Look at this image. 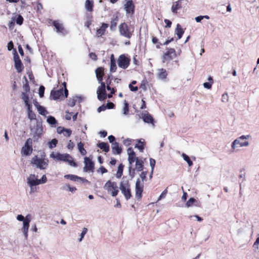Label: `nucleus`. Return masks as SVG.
<instances>
[{"label":"nucleus","mask_w":259,"mask_h":259,"mask_svg":"<svg viewBox=\"0 0 259 259\" xmlns=\"http://www.w3.org/2000/svg\"><path fill=\"white\" fill-rule=\"evenodd\" d=\"M15 18H13L11 21H10L9 24L8 26L10 28H12L14 26L15 24Z\"/></svg>","instance_id":"nucleus-59"},{"label":"nucleus","mask_w":259,"mask_h":259,"mask_svg":"<svg viewBox=\"0 0 259 259\" xmlns=\"http://www.w3.org/2000/svg\"><path fill=\"white\" fill-rule=\"evenodd\" d=\"M104 189L106 190L108 193L111 194L113 197L117 195L119 190L117 184L115 182L110 180L108 181L104 186Z\"/></svg>","instance_id":"nucleus-8"},{"label":"nucleus","mask_w":259,"mask_h":259,"mask_svg":"<svg viewBox=\"0 0 259 259\" xmlns=\"http://www.w3.org/2000/svg\"><path fill=\"white\" fill-rule=\"evenodd\" d=\"M39 185L45 184L47 181V178L45 175H43L41 179H38Z\"/></svg>","instance_id":"nucleus-51"},{"label":"nucleus","mask_w":259,"mask_h":259,"mask_svg":"<svg viewBox=\"0 0 259 259\" xmlns=\"http://www.w3.org/2000/svg\"><path fill=\"white\" fill-rule=\"evenodd\" d=\"M259 245V236L257 238L256 241L253 244V247H255L256 249L258 248Z\"/></svg>","instance_id":"nucleus-60"},{"label":"nucleus","mask_w":259,"mask_h":259,"mask_svg":"<svg viewBox=\"0 0 259 259\" xmlns=\"http://www.w3.org/2000/svg\"><path fill=\"white\" fill-rule=\"evenodd\" d=\"M184 33V30L182 28L181 26L179 24H178L177 25V28L175 30V33L177 34L178 39H180L182 38Z\"/></svg>","instance_id":"nucleus-29"},{"label":"nucleus","mask_w":259,"mask_h":259,"mask_svg":"<svg viewBox=\"0 0 259 259\" xmlns=\"http://www.w3.org/2000/svg\"><path fill=\"white\" fill-rule=\"evenodd\" d=\"M50 157L56 161H62L68 162L71 166L75 167L76 163L74 161L73 158L68 154H61L57 152H53L50 155Z\"/></svg>","instance_id":"nucleus-2"},{"label":"nucleus","mask_w":259,"mask_h":259,"mask_svg":"<svg viewBox=\"0 0 259 259\" xmlns=\"http://www.w3.org/2000/svg\"><path fill=\"white\" fill-rule=\"evenodd\" d=\"M27 184L30 188V194L35 192L37 190L36 186L39 185L38 176L34 174L29 175L26 179Z\"/></svg>","instance_id":"nucleus-4"},{"label":"nucleus","mask_w":259,"mask_h":259,"mask_svg":"<svg viewBox=\"0 0 259 259\" xmlns=\"http://www.w3.org/2000/svg\"><path fill=\"white\" fill-rule=\"evenodd\" d=\"M62 189L64 190L70 191L72 193H74L76 190V188L75 187H71L68 184H65L62 187Z\"/></svg>","instance_id":"nucleus-39"},{"label":"nucleus","mask_w":259,"mask_h":259,"mask_svg":"<svg viewBox=\"0 0 259 259\" xmlns=\"http://www.w3.org/2000/svg\"><path fill=\"white\" fill-rule=\"evenodd\" d=\"M175 50L172 48L167 49L166 52L163 55V62H166L170 61L176 57Z\"/></svg>","instance_id":"nucleus-12"},{"label":"nucleus","mask_w":259,"mask_h":259,"mask_svg":"<svg viewBox=\"0 0 259 259\" xmlns=\"http://www.w3.org/2000/svg\"><path fill=\"white\" fill-rule=\"evenodd\" d=\"M45 92V87L42 85L40 86L39 89V95L40 97L42 98L44 96Z\"/></svg>","instance_id":"nucleus-52"},{"label":"nucleus","mask_w":259,"mask_h":259,"mask_svg":"<svg viewBox=\"0 0 259 259\" xmlns=\"http://www.w3.org/2000/svg\"><path fill=\"white\" fill-rule=\"evenodd\" d=\"M87 231H88V229L86 228H84L81 232V233H80L79 236V238L78 239V241L79 242H80L82 241L84 235L86 234V233H87Z\"/></svg>","instance_id":"nucleus-45"},{"label":"nucleus","mask_w":259,"mask_h":259,"mask_svg":"<svg viewBox=\"0 0 259 259\" xmlns=\"http://www.w3.org/2000/svg\"><path fill=\"white\" fill-rule=\"evenodd\" d=\"M147 175V171H143L142 172H141V174H140V178L143 181L146 178V176Z\"/></svg>","instance_id":"nucleus-58"},{"label":"nucleus","mask_w":259,"mask_h":259,"mask_svg":"<svg viewBox=\"0 0 259 259\" xmlns=\"http://www.w3.org/2000/svg\"><path fill=\"white\" fill-rule=\"evenodd\" d=\"M67 147L68 148V149H71V150L73 148V147H74V144H73V143L71 140H70L68 142L67 146Z\"/></svg>","instance_id":"nucleus-57"},{"label":"nucleus","mask_w":259,"mask_h":259,"mask_svg":"<svg viewBox=\"0 0 259 259\" xmlns=\"http://www.w3.org/2000/svg\"><path fill=\"white\" fill-rule=\"evenodd\" d=\"M155 165V160L153 158L150 159V165L151 168V173L153 172V169Z\"/></svg>","instance_id":"nucleus-50"},{"label":"nucleus","mask_w":259,"mask_h":259,"mask_svg":"<svg viewBox=\"0 0 259 259\" xmlns=\"http://www.w3.org/2000/svg\"><path fill=\"white\" fill-rule=\"evenodd\" d=\"M47 122L49 124L51 125L52 126H54V127L56 126V124L57 123V121L54 117H53L52 116H49L47 118Z\"/></svg>","instance_id":"nucleus-40"},{"label":"nucleus","mask_w":259,"mask_h":259,"mask_svg":"<svg viewBox=\"0 0 259 259\" xmlns=\"http://www.w3.org/2000/svg\"><path fill=\"white\" fill-rule=\"evenodd\" d=\"M15 53L14 55V60L15 62V67L18 72H21L23 70V65L19 58L18 55L17 54L16 50H15Z\"/></svg>","instance_id":"nucleus-16"},{"label":"nucleus","mask_w":259,"mask_h":259,"mask_svg":"<svg viewBox=\"0 0 259 259\" xmlns=\"http://www.w3.org/2000/svg\"><path fill=\"white\" fill-rule=\"evenodd\" d=\"M22 99L24 102L25 105L26 106V107L31 106V105L28 103L29 98L27 95H26L25 94H23L22 96Z\"/></svg>","instance_id":"nucleus-46"},{"label":"nucleus","mask_w":259,"mask_h":259,"mask_svg":"<svg viewBox=\"0 0 259 259\" xmlns=\"http://www.w3.org/2000/svg\"><path fill=\"white\" fill-rule=\"evenodd\" d=\"M49 160L47 159L35 156L31 159V164L40 169H45L48 166Z\"/></svg>","instance_id":"nucleus-7"},{"label":"nucleus","mask_w":259,"mask_h":259,"mask_svg":"<svg viewBox=\"0 0 259 259\" xmlns=\"http://www.w3.org/2000/svg\"><path fill=\"white\" fill-rule=\"evenodd\" d=\"M64 178L67 179H69L72 181H76L78 179L81 180L83 182H88L87 180H84L83 178L78 177L77 176L73 175H67L64 176Z\"/></svg>","instance_id":"nucleus-31"},{"label":"nucleus","mask_w":259,"mask_h":259,"mask_svg":"<svg viewBox=\"0 0 259 259\" xmlns=\"http://www.w3.org/2000/svg\"><path fill=\"white\" fill-rule=\"evenodd\" d=\"M64 90L63 89L59 90H52L51 92V98L54 100H62L67 97L68 90L66 89V83L65 82H63Z\"/></svg>","instance_id":"nucleus-3"},{"label":"nucleus","mask_w":259,"mask_h":259,"mask_svg":"<svg viewBox=\"0 0 259 259\" xmlns=\"http://www.w3.org/2000/svg\"><path fill=\"white\" fill-rule=\"evenodd\" d=\"M123 165L122 164H120L118 167V169H117V172L116 174V177L117 179L120 178L122 176V172H123Z\"/></svg>","instance_id":"nucleus-41"},{"label":"nucleus","mask_w":259,"mask_h":259,"mask_svg":"<svg viewBox=\"0 0 259 259\" xmlns=\"http://www.w3.org/2000/svg\"><path fill=\"white\" fill-rule=\"evenodd\" d=\"M84 7L87 11L92 12L94 7L93 1L92 0H86L84 3Z\"/></svg>","instance_id":"nucleus-28"},{"label":"nucleus","mask_w":259,"mask_h":259,"mask_svg":"<svg viewBox=\"0 0 259 259\" xmlns=\"http://www.w3.org/2000/svg\"><path fill=\"white\" fill-rule=\"evenodd\" d=\"M34 104L35 107L36 108L37 111L40 114L42 115H46L48 114V112L45 108L40 105L37 102H35Z\"/></svg>","instance_id":"nucleus-24"},{"label":"nucleus","mask_w":259,"mask_h":259,"mask_svg":"<svg viewBox=\"0 0 259 259\" xmlns=\"http://www.w3.org/2000/svg\"><path fill=\"white\" fill-rule=\"evenodd\" d=\"M90 57L93 60H97V56L95 53H91L89 55Z\"/></svg>","instance_id":"nucleus-62"},{"label":"nucleus","mask_w":259,"mask_h":259,"mask_svg":"<svg viewBox=\"0 0 259 259\" xmlns=\"http://www.w3.org/2000/svg\"><path fill=\"white\" fill-rule=\"evenodd\" d=\"M144 140L141 139L138 141V143L136 145L135 147L137 148L140 151L142 152L144 150Z\"/></svg>","instance_id":"nucleus-36"},{"label":"nucleus","mask_w":259,"mask_h":259,"mask_svg":"<svg viewBox=\"0 0 259 259\" xmlns=\"http://www.w3.org/2000/svg\"><path fill=\"white\" fill-rule=\"evenodd\" d=\"M199 206V203L194 198H190L186 203L185 206L188 208L192 206Z\"/></svg>","instance_id":"nucleus-25"},{"label":"nucleus","mask_w":259,"mask_h":259,"mask_svg":"<svg viewBox=\"0 0 259 259\" xmlns=\"http://www.w3.org/2000/svg\"><path fill=\"white\" fill-rule=\"evenodd\" d=\"M112 149L114 153L119 154L121 152V149L119 147L118 144L117 142L112 144Z\"/></svg>","instance_id":"nucleus-32"},{"label":"nucleus","mask_w":259,"mask_h":259,"mask_svg":"<svg viewBox=\"0 0 259 259\" xmlns=\"http://www.w3.org/2000/svg\"><path fill=\"white\" fill-rule=\"evenodd\" d=\"M164 22L166 23V27H170L171 26V22L167 19L164 20Z\"/></svg>","instance_id":"nucleus-64"},{"label":"nucleus","mask_w":259,"mask_h":259,"mask_svg":"<svg viewBox=\"0 0 259 259\" xmlns=\"http://www.w3.org/2000/svg\"><path fill=\"white\" fill-rule=\"evenodd\" d=\"M108 25L106 23H103L100 28L98 29L96 31V35L97 37L102 36L105 33V31Z\"/></svg>","instance_id":"nucleus-22"},{"label":"nucleus","mask_w":259,"mask_h":259,"mask_svg":"<svg viewBox=\"0 0 259 259\" xmlns=\"http://www.w3.org/2000/svg\"><path fill=\"white\" fill-rule=\"evenodd\" d=\"M28 117L30 120L35 119L36 115L31 110V106L27 107Z\"/></svg>","instance_id":"nucleus-33"},{"label":"nucleus","mask_w":259,"mask_h":259,"mask_svg":"<svg viewBox=\"0 0 259 259\" xmlns=\"http://www.w3.org/2000/svg\"><path fill=\"white\" fill-rule=\"evenodd\" d=\"M21 154L24 156H29L32 152V139L28 138L21 149Z\"/></svg>","instance_id":"nucleus-10"},{"label":"nucleus","mask_w":259,"mask_h":259,"mask_svg":"<svg viewBox=\"0 0 259 259\" xmlns=\"http://www.w3.org/2000/svg\"><path fill=\"white\" fill-rule=\"evenodd\" d=\"M143 188V184L141 183V181L139 179H138L136 183V197L138 199H140L142 197Z\"/></svg>","instance_id":"nucleus-17"},{"label":"nucleus","mask_w":259,"mask_h":259,"mask_svg":"<svg viewBox=\"0 0 259 259\" xmlns=\"http://www.w3.org/2000/svg\"><path fill=\"white\" fill-rule=\"evenodd\" d=\"M119 189L126 200L129 199L131 197L130 186L127 180H122L121 181L119 185Z\"/></svg>","instance_id":"nucleus-9"},{"label":"nucleus","mask_w":259,"mask_h":259,"mask_svg":"<svg viewBox=\"0 0 259 259\" xmlns=\"http://www.w3.org/2000/svg\"><path fill=\"white\" fill-rule=\"evenodd\" d=\"M16 22L17 24L21 25L23 22V18L21 15H18L15 19Z\"/></svg>","instance_id":"nucleus-49"},{"label":"nucleus","mask_w":259,"mask_h":259,"mask_svg":"<svg viewBox=\"0 0 259 259\" xmlns=\"http://www.w3.org/2000/svg\"><path fill=\"white\" fill-rule=\"evenodd\" d=\"M239 178L242 179L243 180L245 179V172L244 170H241L240 171V175L239 176Z\"/></svg>","instance_id":"nucleus-61"},{"label":"nucleus","mask_w":259,"mask_h":259,"mask_svg":"<svg viewBox=\"0 0 259 259\" xmlns=\"http://www.w3.org/2000/svg\"><path fill=\"white\" fill-rule=\"evenodd\" d=\"M77 148L82 155H84L87 154V151L83 148V144L82 142H80L77 144Z\"/></svg>","instance_id":"nucleus-38"},{"label":"nucleus","mask_w":259,"mask_h":259,"mask_svg":"<svg viewBox=\"0 0 259 259\" xmlns=\"http://www.w3.org/2000/svg\"><path fill=\"white\" fill-rule=\"evenodd\" d=\"M17 220L19 221H23V227L21 231L24 234L25 239L27 240L28 236V233L30 219L28 218V215L25 218L22 214H18L17 216Z\"/></svg>","instance_id":"nucleus-6"},{"label":"nucleus","mask_w":259,"mask_h":259,"mask_svg":"<svg viewBox=\"0 0 259 259\" xmlns=\"http://www.w3.org/2000/svg\"><path fill=\"white\" fill-rule=\"evenodd\" d=\"M182 156L184 160L186 161L189 166H191L193 165V162L191 160L190 157L185 153H182Z\"/></svg>","instance_id":"nucleus-42"},{"label":"nucleus","mask_w":259,"mask_h":259,"mask_svg":"<svg viewBox=\"0 0 259 259\" xmlns=\"http://www.w3.org/2000/svg\"><path fill=\"white\" fill-rule=\"evenodd\" d=\"M212 84V82H206L203 84V85L204 88H206L207 89H210L211 88Z\"/></svg>","instance_id":"nucleus-53"},{"label":"nucleus","mask_w":259,"mask_h":259,"mask_svg":"<svg viewBox=\"0 0 259 259\" xmlns=\"http://www.w3.org/2000/svg\"><path fill=\"white\" fill-rule=\"evenodd\" d=\"M106 86L104 82H101V85L98 88L97 91L98 99L100 101H103L106 98Z\"/></svg>","instance_id":"nucleus-14"},{"label":"nucleus","mask_w":259,"mask_h":259,"mask_svg":"<svg viewBox=\"0 0 259 259\" xmlns=\"http://www.w3.org/2000/svg\"><path fill=\"white\" fill-rule=\"evenodd\" d=\"M57 132L59 134H63L64 136L69 137L72 131L69 129L64 128L63 127L59 126L57 128Z\"/></svg>","instance_id":"nucleus-21"},{"label":"nucleus","mask_w":259,"mask_h":259,"mask_svg":"<svg viewBox=\"0 0 259 259\" xmlns=\"http://www.w3.org/2000/svg\"><path fill=\"white\" fill-rule=\"evenodd\" d=\"M53 24L58 32L65 33V31L62 24L58 21H54Z\"/></svg>","instance_id":"nucleus-30"},{"label":"nucleus","mask_w":259,"mask_h":259,"mask_svg":"<svg viewBox=\"0 0 259 259\" xmlns=\"http://www.w3.org/2000/svg\"><path fill=\"white\" fill-rule=\"evenodd\" d=\"M8 50L9 51L11 50L13 48V43L12 41H10L8 44Z\"/></svg>","instance_id":"nucleus-63"},{"label":"nucleus","mask_w":259,"mask_h":259,"mask_svg":"<svg viewBox=\"0 0 259 259\" xmlns=\"http://www.w3.org/2000/svg\"><path fill=\"white\" fill-rule=\"evenodd\" d=\"M118 19L117 16H114L111 21L110 29L111 30L115 29L118 22Z\"/></svg>","instance_id":"nucleus-37"},{"label":"nucleus","mask_w":259,"mask_h":259,"mask_svg":"<svg viewBox=\"0 0 259 259\" xmlns=\"http://www.w3.org/2000/svg\"><path fill=\"white\" fill-rule=\"evenodd\" d=\"M116 62H114V61H112V63H110V70L111 72H114L116 70Z\"/></svg>","instance_id":"nucleus-48"},{"label":"nucleus","mask_w":259,"mask_h":259,"mask_svg":"<svg viewBox=\"0 0 259 259\" xmlns=\"http://www.w3.org/2000/svg\"><path fill=\"white\" fill-rule=\"evenodd\" d=\"M129 174L132 178H134L135 176V169H132L131 166L129 167Z\"/></svg>","instance_id":"nucleus-56"},{"label":"nucleus","mask_w":259,"mask_h":259,"mask_svg":"<svg viewBox=\"0 0 259 259\" xmlns=\"http://www.w3.org/2000/svg\"><path fill=\"white\" fill-rule=\"evenodd\" d=\"M119 31L121 35L130 38L132 35V32L125 23H122L119 26Z\"/></svg>","instance_id":"nucleus-11"},{"label":"nucleus","mask_w":259,"mask_h":259,"mask_svg":"<svg viewBox=\"0 0 259 259\" xmlns=\"http://www.w3.org/2000/svg\"><path fill=\"white\" fill-rule=\"evenodd\" d=\"M143 121L147 123H150L152 127L155 126L154 119L150 114L148 113H144L142 114Z\"/></svg>","instance_id":"nucleus-18"},{"label":"nucleus","mask_w":259,"mask_h":259,"mask_svg":"<svg viewBox=\"0 0 259 259\" xmlns=\"http://www.w3.org/2000/svg\"><path fill=\"white\" fill-rule=\"evenodd\" d=\"M58 141L56 139L52 140L48 142V145L50 148L52 149L56 146Z\"/></svg>","instance_id":"nucleus-44"},{"label":"nucleus","mask_w":259,"mask_h":259,"mask_svg":"<svg viewBox=\"0 0 259 259\" xmlns=\"http://www.w3.org/2000/svg\"><path fill=\"white\" fill-rule=\"evenodd\" d=\"M127 154L128 156V160L129 163L131 164L134 162L135 160L136 161L137 157H135V153L131 148H129L127 149Z\"/></svg>","instance_id":"nucleus-23"},{"label":"nucleus","mask_w":259,"mask_h":259,"mask_svg":"<svg viewBox=\"0 0 259 259\" xmlns=\"http://www.w3.org/2000/svg\"><path fill=\"white\" fill-rule=\"evenodd\" d=\"M157 77L159 79L166 78L167 73L165 69L161 68L157 70Z\"/></svg>","instance_id":"nucleus-27"},{"label":"nucleus","mask_w":259,"mask_h":259,"mask_svg":"<svg viewBox=\"0 0 259 259\" xmlns=\"http://www.w3.org/2000/svg\"><path fill=\"white\" fill-rule=\"evenodd\" d=\"M134 5L132 1H128L124 5V9L127 14H133L134 12Z\"/></svg>","instance_id":"nucleus-19"},{"label":"nucleus","mask_w":259,"mask_h":259,"mask_svg":"<svg viewBox=\"0 0 259 259\" xmlns=\"http://www.w3.org/2000/svg\"><path fill=\"white\" fill-rule=\"evenodd\" d=\"M118 65L122 69L126 68L130 65V59L124 55H120L117 60Z\"/></svg>","instance_id":"nucleus-13"},{"label":"nucleus","mask_w":259,"mask_h":259,"mask_svg":"<svg viewBox=\"0 0 259 259\" xmlns=\"http://www.w3.org/2000/svg\"><path fill=\"white\" fill-rule=\"evenodd\" d=\"M182 2L183 0H178L172 4L171 6V11L173 13H177L178 10L182 7Z\"/></svg>","instance_id":"nucleus-20"},{"label":"nucleus","mask_w":259,"mask_h":259,"mask_svg":"<svg viewBox=\"0 0 259 259\" xmlns=\"http://www.w3.org/2000/svg\"><path fill=\"white\" fill-rule=\"evenodd\" d=\"M43 133V127L41 123H37L36 124L30 129V135L32 136V141L37 142L41 137Z\"/></svg>","instance_id":"nucleus-5"},{"label":"nucleus","mask_w":259,"mask_h":259,"mask_svg":"<svg viewBox=\"0 0 259 259\" xmlns=\"http://www.w3.org/2000/svg\"><path fill=\"white\" fill-rule=\"evenodd\" d=\"M167 191L166 189L164 190L162 192V193L161 194V195L159 196L158 200H157V201H159L160 200H161L162 198H163L165 197L166 194H167Z\"/></svg>","instance_id":"nucleus-54"},{"label":"nucleus","mask_w":259,"mask_h":259,"mask_svg":"<svg viewBox=\"0 0 259 259\" xmlns=\"http://www.w3.org/2000/svg\"><path fill=\"white\" fill-rule=\"evenodd\" d=\"M229 98L227 93H224L222 96V102L223 103H227L229 101Z\"/></svg>","instance_id":"nucleus-47"},{"label":"nucleus","mask_w":259,"mask_h":259,"mask_svg":"<svg viewBox=\"0 0 259 259\" xmlns=\"http://www.w3.org/2000/svg\"><path fill=\"white\" fill-rule=\"evenodd\" d=\"M96 74L98 81L101 83L104 75L103 69L102 67H99L96 70Z\"/></svg>","instance_id":"nucleus-26"},{"label":"nucleus","mask_w":259,"mask_h":259,"mask_svg":"<svg viewBox=\"0 0 259 259\" xmlns=\"http://www.w3.org/2000/svg\"><path fill=\"white\" fill-rule=\"evenodd\" d=\"M98 146L100 149H103L105 152H107L109 150V146L107 143L101 142L99 143Z\"/></svg>","instance_id":"nucleus-34"},{"label":"nucleus","mask_w":259,"mask_h":259,"mask_svg":"<svg viewBox=\"0 0 259 259\" xmlns=\"http://www.w3.org/2000/svg\"><path fill=\"white\" fill-rule=\"evenodd\" d=\"M131 142L132 141L131 139H126L123 140V143L125 146H128L131 145Z\"/></svg>","instance_id":"nucleus-55"},{"label":"nucleus","mask_w":259,"mask_h":259,"mask_svg":"<svg viewBox=\"0 0 259 259\" xmlns=\"http://www.w3.org/2000/svg\"><path fill=\"white\" fill-rule=\"evenodd\" d=\"M84 167L83 170L85 172H93L94 169V163L90 157L84 158Z\"/></svg>","instance_id":"nucleus-15"},{"label":"nucleus","mask_w":259,"mask_h":259,"mask_svg":"<svg viewBox=\"0 0 259 259\" xmlns=\"http://www.w3.org/2000/svg\"><path fill=\"white\" fill-rule=\"evenodd\" d=\"M251 137L250 135H242L235 139L231 145L232 152H236L240 150L241 148L248 147L250 143L248 140Z\"/></svg>","instance_id":"nucleus-1"},{"label":"nucleus","mask_w":259,"mask_h":259,"mask_svg":"<svg viewBox=\"0 0 259 259\" xmlns=\"http://www.w3.org/2000/svg\"><path fill=\"white\" fill-rule=\"evenodd\" d=\"M143 161L137 158L135 167L136 169L138 171H141L143 169Z\"/></svg>","instance_id":"nucleus-35"},{"label":"nucleus","mask_w":259,"mask_h":259,"mask_svg":"<svg viewBox=\"0 0 259 259\" xmlns=\"http://www.w3.org/2000/svg\"><path fill=\"white\" fill-rule=\"evenodd\" d=\"M129 109H128V104L127 102H124V107L122 109V114L124 115H127L128 114Z\"/></svg>","instance_id":"nucleus-43"}]
</instances>
